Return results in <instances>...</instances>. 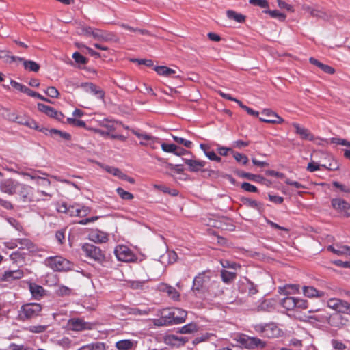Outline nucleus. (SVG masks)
Here are the masks:
<instances>
[{
	"instance_id": "obj_50",
	"label": "nucleus",
	"mask_w": 350,
	"mask_h": 350,
	"mask_svg": "<svg viewBox=\"0 0 350 350\" xmlns=\"http://www.w3.org/2000/svg\"><path fill=\"white\" fill-rule=\"evenodd\" d=\"M172 138L176 143H178L179 144H182L188 148H191V146L193 144L192 142H191L189 140H187L183 137L172 135Z\"/></svg>"
},
{
	"instance_id": "obj_3",
	"label": "nucleus",
	"mask_w": 350,
	"mask_h": 350,
	"mask_svg": "<svg viewBox=\"0 0 350 350\" xmlns=\"http://www.w3.org/2000/svg\"><path fill=\"white\" fill-rule=\"evenodd\" d=\"M45 263L55 271H67L73 269L71 262L59 256L48 257Z\"/></svg>"
},
{
	"instance_id": "obj_16",
	"label": "nucleus",
	"mask_w": 350,
	"mask_h": 350,
	"mask_svg": "<svg viewBox=\"0 0 350 350\" xmlns=\"http://www.w3.org/2000/svg\"><path fill=\"white\" fill-rule=\"evenodd\" d=\"M23 275L24 273L21 269L8 270L4 271L0 280L3 282H12L22 278Z\"/></svg>"
},
{
	"instance_id": "obj_44",
	"label": "nucleus",
	"mask_w": 350,
	"mask_h": 350,
	"mask_svg": "<svg viewBox=\"0 0 350 350\" xmlns=\"http://www.w3.org/2000/svg\"><path fill=\"white\" fill-rule=\"evenodd\" d=\"M116 192L122 200H130L134 198V196L131 193L124 191L121 187H118Z\"/></svg>"
},
{
	"instance_id": "obj_54",
	"label": "nucleus",
	"mask_w": 350,
	"mask_h": 350,
	"mask_svg": "<svg viewBox=\"0 0 350 350\" xmlns=\"http://www.w3.org/2000/svg\"><path fill=\"white\" fill-rule=\"evenodd\" d=\"M72 58L80 64H85L88 62V59L79 52H75L72 54Z\"/></svg>"
},
{
	"instance_id": "obj_19",
	"label": "nucleus",
	"mask_w": 350,
	"mask_h": 350,
	"mask_svg": "<svg viewBox=\"0 0 350 350\" xmlns=\"http://www.w3.org/2000/svg\"><path fill=\"white\" fill-rule=\"evenodd\" d=\"M241 201L245 206L254 208L258 211L260 213H262L265 210L264 204L260 202L252 200L249 198H242Z\"/></svg>"
},
{
	"instance_id": "obj_10",
	"label": "nucleus",
	"mask_w": 350,
	"mask_h": 350,
	"mask_svg": "<svg viewBox=\"0 0 350 350\" xmlns=\"http://www.w3.org/2000/svg\"><path fill=\"white\" fill-rule=\"evenodd\" d=\"M240 342L245 348L247 349H263L266 346L265 342L256 337H250L248 336H243L240 339Z\"/></svg>"
},
{
	"instance_id": "obj_58",
	"label": "nucleus",
	"mask_w": 350,
	"mask_h": 350,
	"mask_svg": "<svg viewBox=\"0 0 350 350\" xmlns=\"http://www.w3.org/2000/svg\"><path fill=\"white\" fill-rule=\"evenodd\" d=\"M331 344L332 347L336 350H345L347 347L343 342L336 339H332Z\"/></svg>"
},
{
	"instance_id": "obj_32",
	"label": "nucleus",
	"mask_w": 350,
	"mask_h": 350,
	"mask_svg": "<svg viewBox=\"0 0 350 350\" xmlns=\"http://www.w3.org/2000/svg\"><path fill=\"white\" fill-rule=\"evenodd\" d=\"M281 306L288 310L295 309V298L293 297H286L281 301Z\"/></svg>"
},
{
	"instance_id": "obj_62",
	"label": "nucleus",
	"mask_w": 350,
	"mask_h": 350,
	"mask_svg": "<svg viewBox=\"0 0 350 350\" xmlns=\"http://www.w3.org/2000/svg\"><path fill=\"white\" fill-rule=\"evenodd\" d=\"M65 232L66 230H60L56 232L55 239L59 243L63 244L65 241Z\"/></svg>"
},
{
	"instance_id": "obj_20",
	"label": "nucleus",
	"mask_w": 350,
	"mask_h": 350,
	"mask_svg": "<svg viewBox=\"0 0 350 350\" xmlns=\"http://www.w3.org/2000/svg\"><path fill=\"white\" fill-rule=\"evenodd\" d=\"M76 204H68L66 202H62L61 204H58L57 206V211L61 213H65L70 217L75 216V211L76 208Z\"/></svg>"
},
{
	"instance_id": "obj_5",
	"label": "nucleus",
	"mask_w": 350,
	"mask_h": 350,
	"mask_svg": "<svg viewBox=\"0 0 350 350\" xmlns=\"http://www.w3.org/2000/svg\"><path fill=\"white\" fill-rule=\"evenodd\" d=\"M16 193L18 194L21 200L25 203L36 202L41 200V198L34 195L33 187L26 184L20 183Z\"/></svg>"
},
{
	"instance_id": "obj_4",
	"label": "nucleus",
	"mask_w": 350,
	"mask_h": 350,
	"mask_svg": "<svg viewBox=\"0 0 350 350\" xmlns=\"http://www.w3.org/2000/svg\"><path fill=\"white\" fill-rule=\"evenodd\" d=\"M82 250L85 256L99 264H103L106 259L105 254L101 249L90 243H85L82 246Z\"/></svg>"
},
{
	"instance_id": "obj_55",
	"label": "nucleus",
	"mask_w": 350,
	"mask_h": 350,
	"mask_svg": "<svg viewBox=\"0 0 350 350\" xmlns=\"http://www.w3.org/2000/svg\"><path fill=\"white\" fill-rule=\"evenodd\" d=\"M249 3L254 6H258L262 8L269 7V2L267 0H250Z\"/></svg>"
},
{
	"instance_id": "obj_39",
	"label": "nucleus",
	"mask_w": 350,
	"mask_h": 350,
	"mask_svg": "<svg viewBox=\"0 0 350 350\" xmlns=\"http://www.w3.org/2000/svg\"><path fill=\"white\" fill-rule=\"evenodd\" d=\"M16 56L10 55V52L6 50H0V59H4L6 62L12 63L17 61Z\"/></svg>"
},
{
	"instance_id": "obj_28",
	"label": "nucleus",
	"mask_w": 350,
	"mask_h": 350,
	"mask_svg": "<svg viewBox=\"0 0 350 350\" xmlns=\"http://www.w3.org/2000/svg\"><path fill=\"white\" fill-rule=\"evenodd\" d=\"M29 291L35 299H40L43 296L44 293L43 287L35 283L29 284Z\"/></svg>"
},
{
	"instance_id": "obj_42",
	"label": "nucleus",
	"mask_w": 350,
	"mask_h": 350,
	"mask_svg": "<svg viewBox=\"0 0 350 350\" xmlns=\"http://www.w3.org/2000/svg\"><path fill=\"white\" fill-rule=\"evenodd\" d=\"M10 85L16 90H17L19 92H23L27 95L28 92H29V88L26 87L25 85L18 83L12 79H10Z\"/></svg>"
},
{
	"instance_id": "obj_57",
	"label": "nucleus",
	"mask_w": 350,
	"mask_h": 350,
	"mask_svg": "<svg viewBox=\"0 0 350 350\" xmlns=\"http://www.w3.org/2000/svg\"><path fill=\"white\" fill-rule=\"evenodd\" d=\"M172 310H164L162 312L161 317L158 320L159 322V325H165L163 324L164 321L165 320H171L172 319Z\"/></svg>"
},
{
	"instance_id": "obj_11",
	"label": "nucleus",
	"mask_w": 350,
	"mask_h": 350,
	"mask_svg": "<svg viewBox=\"0 0 350 350\" xmlns=\"http://www.w3.org/2000/svg\"><path fill=\"white\" fill-rule=\"evenodd\" d=\"M261 114L262 117H260L259 120L263 122L282 124L284 121L282 117L278 116L275 112L270 109H263L261 112Z\"/></svg>"
},
{
	"instance_id": "obj_25",
	"label": "nucleus",
	"mask_w": 350,
	"mask_h": 350,
	"mask_svg": "<svg viewBox=\"0 0 350 350\" xmlns=\"http://www.w3.org/2000/svg\"><path fill=\"white\" fill-rule=\"evenodd\" d=\"M304 295L309 298L322 297L325 295L323 291H319L313 286H303Z\"/></svg>"
},
{
	"instance_id": "obj_21",
	"label": "nucleus",
	"mask_w": 350,
	"mask_h": 350,
	"mask_svg": "<svg viewBox=\"0 0 350 350\" xmlns=\"http://www.w3.org/2000/svg\"><path fill=\"white\" fill-rule=\"evenodd\" d=\"M188 341V338L185 336H178L176 335H169L165 338V342L173 346H181Z\"/></svg>"
},
{
	"instance_id": "obj_30",
	"label": "nucleus",
	"mask_w": 350,
	"mask_h": 350,
	"mask_svg": "<svg viewBox=\"0 0 350 350\" xmlns=\"http://www.w3.org/2000/svg\"><path fill=\"white\" fill-rule=\"evenodd\" d=\"M332 205L335 209L340 211H345L347 208H349V204L340 198L333 199L332 200Z\"/></svg>"
},
{
	"instance_id": "obj_61",
	"label": "nucleus",
	"mask_w": 350,
	"mask_h": 350,
	"mask_svg": "<svg viewBox=\"0 0 350 350\" xmlns=\"http://www.w3.org/2000/svg\"><path fill=\"white\" fill-rule=\"evenodd\" d=\"M17 241L20 245L23 246V247H26L28 250H30L33 247L32 242L28 239H18Z\"/></svg>"
},
{
	"instance_id": "obj_45",
	"label": "nucleus",
	"mask_w": 350,
	"mask_h": 350,
	"mask_svg": "<svg viewBox=\"0 0 350 350\" xmlns=\"http://www.w3.org/2000/svg\"><path fill=\"white\" fill-rule=\"evenodd\" d=\"M336 254L338 256L350 255V247L347 245H336Z\"/></svg>"
},
{
	"instance_id": "obj_60",
	"label": "nucleus",
	"mask_w": 350,
	"mask_h": 350,
	"mask_svg": "<svg viewBox=\"0 0 350 350\" xmlns=\"http://www.w3.org/2000/svg\"><path fill=\"white\" fill-rule=\"evenodd\" d=\"M221 264L224 268H229L236 270L238 267H240L237 263L230 262L229 260H225L221 261Z\"/></svg>"
},
{
	"instance_id": "obj_33",
	"label": "nucleus",
	"mask_w": 350,
	"mask_h": 350,
	"mask_svg": "<svg viewBox=\"0 0 350 350\" xmlns=\"http://www.w3.org/2000/svg\"><path fill=\"white\" fill-rule=\"evenodd\" d=\"M226 15L229 19L234 20L237 23H243L245 20V16L244 15L237 13L232 10H227Z\"/></svg>"
},
{
	"instance_id": "obj_37",
	"label": "nucleus",
	"mask_w": 350,
	"mask_h": 350,
	"mask_svg": "<svg viewBox=\"0 0 350 350\" xmlns=\"http://www.w3.org/2000/svg\"><path fill=\"white\" fill-rule=\"evenodd\" d=\"M173 310L176 317H178V318H176V321L175 322V323H184L186 320L187 312L185 310L179 308H175Z\"/></svg>"
},
{
	"instance_id": "obj_26",
	"label": "nucleus",
	"mask_w": 350,
	"mask_h": 350,
	"mask_svg": "<svg viewBox=\"0 0 350 350\" xmlns=\"http://www.w3.org/2000/svg\"><path fill=\"white\" fill-rule=\"evenodd\" d=\"M136 346V342L133 340H121L116 343V347L118 350H131Z\"/></svg>"
},
{
	"instance_id": "obj_22",
	"label": "nucleus",
	"mask_w": 350,
	"mask_h": 350,
	"mask_svg": "<svg viewBox=\"0 0 350 350\" xmlns=\"http://www.w3.org/2000/svg\"><path fill=\"white\" fill-rule=\"evenodd\" d=\"M292 125L295 129V133L299 135L302 139L312 141L314 139L312 134L308 129L300 126L299 124L295 122H293Z\"/></svg>"
},
{
	"instance_id": "obj_15",
	"label": "nucleus",
	"mask_w": 350,
	"mask_h": 350,
	"mask_svg": "<svg viewBox=\"0 0 350 350\" xmlns=\"http://www.w3.org/2000/svg\"><path fill=\"white\" fill-rule=\"evenodd\" d=\"M81 87H83L87 92L96 96L98 99L103 101L104 100L105 92L95 84L92 83H83L81 84Z\"/></svg>"
},
{
	"instance_id": "obj_7",
	"label": "nucleus",
	"mask_w": 350,
	"mask_h": 350,
	"mask_svg": "<svg viewBox=\"0 0 350 350\" xmlns=\"http://www.w3.org/2000/svg\"><path fill=\"white\" fill-rule=\"evenodd\" d=\"M20 186V182L13 178H5L0 182V191L9 196H13L17 193V189Z\"/></svg>"
},
{
	"instance_id": "obj_27",
	"label": "nucleus",
	"mask_w": 350,
	"mask_h": 350,
	"mask_svg": "<svg viewBox=\"0 0 350 350\" xmlns=\"http://www.w3.org/2000/svg\"><path fill=\"white\" fill-rule=\"evenodd\" d=\"M220 273L222 281L226 284L232 283L237 277L236 272L229 271L226 269L221 270Z\"/></svg>"
},
{
	"instance_id": "obj_2",
	"label": "nucleus",
	"mask_w": 350,
	"mask_h": 350,
	"mask_svg": "<svg viewBox=\"0 0 350 350\" xmlns=\"http://www.w3.org/2000/svg\"><path fill=\"white\" fill-rule=\"evenodd\" d=\"M42 310V306L38 303H28L21 306L18 312V319L25 321L38 317Z\"/></svg>"
},
{
	"instance_id": "obj_8",
	"label": "nucleus",
	"mask_w": 350,
	"mask_h": 350,
	"mask_svg": "<svg viewBox=\"0 0 350 350\" xmlns=\"http://www.w3.org/2000/svg\"><path fill=\"white\" fill-rule=\"evenodd\" d=\"M183 161L188 166V170L191 172H208V175L211 176L212 174H217V172L214 170H203L202 168L206 165V161H200L196 159H189L186 158H183Z\"/></svg>"
},
{
	"instance_id": "obj_51",
	"label": "nucleus",
	"mask_w": 350,
	"mask_h": 350,
	"mask_svg": "<svg viewBox=\"0 0 350 350\" xmlns=\"http://www.w3.org/2000/svg\"><path fill=\"white\" fill-rule=\"evenodd\" d=\"M44 93L51 98H58L59 93L57 88L53 86H49L44 90Z\"/></svg>"
},
{
	"instance_id": "obj_46",
	"label": "nucleus",
	"mask_w": 350,
	"mask_h": 350,
	"mask_svg": "<svg viewBox=\"0 0 350 350\" xmlns=\"http://www.w3.org/2000/svg\"><path fill=\"white\" fill-rule=\"evenodd\" d=\"M233 157L238 163H240L242 165H246L249 161L246 155L237 152H233Z\"/></svg>"
},
{
	"instance_id": "obj_48",
	"label": "nucleus",
	"mask_w": 350,
	"mask_h": 350,
	"mask_svg": "<svg viewBox=\"0 0 350 350\" xmlns=\"http://www.w3.org/2000/svg\"><path fill=\"white\" fill-rule=\"evenodd\" d=\"M67 122L72 126H77V127H82L84 128L86 126L85 122L83 120H77L74 118H67Z\"/></svg>"
},
{
	"instance_id": "obj_9",
	"label": "nucleus",
	"mask_w": 350,
	"mask_h": 350,
	"mask_svg": "<svg viewBox=\"0 0 350 350\" xmlns=\"http://www.w3.org/2000/svg\"><path fill=\"white\" fill-rule=\"evenodd\" d=\"M114 253L119 261L131 262L135 256L131 250L125 245H118L114 250Z\"/></svg>"
},
{
	"instance_id": "obj_24",
	"label": "nucleus",
	"mask_w": 350,
	"mask_h": 350,
	"mask_svg": "<svg viewBox=\"0 0 350 350\" xmlns=\"http://www.w3.org/2000/svg\"><path fill=\"white\" fill-rule=\"evenodd\" d=\"M237 174L240 178H247L250 180L256 183H262L264 180H265V178L260 175L254 174L241 170L237 171Z\"/></svg>"
},
{
	"instance_id": "obj_63",
	"label": "nucleus",
	"mask_w": 350,
	"mask_h": 350,
	"mask_svg": "<svg viewBox=\"0 0 350 350\" xmlns=\"http://www.w3.org/2000/svg\"><path fill=\"white\" fill-rule=\"evenodd\" d=\"M268 198L271 202L276 204H280L284 202V198L282 197L270 193L268 194Z\"/></svg>"
},
{
	"instance_id": "obj_12",
	"label": "nucleus",
	"mask_w": 350,
	"mask_h": 350,
	"mask_svg": "<svg viewBox=\"0 0 350 350\" xmlns=\"http://www.w3.org/2000/svg\"><path fill=\"white\" fill-rule=\"evenodd\" d=\"M258 330L267 338L278 337L281 334L280 328L273 323L260 325Z\"/></svg>"
},
{
	"instance_id": "obj_18",
	"label": "nucleus",
	"mask_w": 350,
	"mask_h": 350,
	"mask_svg": "<svg viewBox=\"0 0 350 350\" xmlns=\"http://www.w3.org/2000/svg\"><path fill=\"white\" fill-rule=\"evenodd\" d=\"M89 239L94 243H106L109 238L107 233L98 229H94L89 234Z\"/></svg>"
},
{
	"instance_id": "obj_6",
	"label": "nucleus",
	"mask_w": 350,
	"mask_h": 350,
	"mask_svg": "<svg viewBox=\"0 0 350 350\" xmlns=\"http://www.w3.org/2000/svg\"><path fill=\"white\" fill-rule=\"evenodd\" d=\"M327 306L338 313L350 314V304L345 300L330 298L327 300Z\"/></svg>"
},
{
	"instance_id": "obj_59",
	"label": "nucleus",
	"mask_w": 350,
	"mask_h": 350,
	"mask_svg": "<svg viewBox=\"0 0 350 350\" xmlns=\"http://www.w3.org/2000/svg\"><path fill=\"white\" fill-rule=\"evenodd\" d=\"M46 329V326L45 325H33L30 326L28 328V330L31 333H42L44 332Z\"/></svg>"
},
{
	"instance_id": "obj_38",
	"label": "nucleus",
	"mask_w": 350,
	"mask_h": 350,
	"mask_svg": "<svg viewBox=\"0 0 350 350\" xmlns=\"http://www.w3.org/2000/svg\"><path fill=\"white\" fill-rule=\"evenodd\" d=\"M131 132L137 137H138L139 139H142L143 140L142 142H148L150 139L154 140V136H152L151 135L147 134L146 133H142L139 130L133 129Z\"/></svg>"
},
{
	"instance_id": "obj_40",
	"label": "nucleus",
	"mask_w": 350,
	"mask_h": 350,
	"mask_svg": "<svg viewBox=\"0 0 350 350\" xmlns=\"http://www.w3.org/2000/svg\"><path fill=\"white\" fill-rule=\"evenodd\" d=\"M265 14H269L271 17L274 18H278L279 20L283 21L286 18V15L280 12H279L277 10H266L263 11Z\"/></svg>"
},
{
	"instance_id": "obj_43",
	"label": "nucleus",
	"mask_w": 350,
	"mask_h": 350,
	"mask_svg": "<svg viewBox=\"0 0 350 350\" xmlns=\"http://www.w3.org/2000/svg\"><path fill=\"white\" fill-rule=\"evenodd\" d=\"M169 296L174 300H178L180 297L179 293L176 290L175 288L170 286H165V289Z\"/></svg>"
},
{
	"instance_id": "obj_47",
	"label": "nucleus",
	"mask_w": 350,
	"mask_h": 350,
	"mask_svg": "<svg viewBox=\"0 0 350 350\" xmlns=\"http://www.w3.org/2000/svg\"><path fill=\"white\" fill-rule=\"evenodd\" d=\"M161 146L163 152L175 154L176 145L174 144L162 143Z\"/></svg>"
},
{
	"instance_id": "obj_1",
	"label": "nucleus",
	"mask_w": 350,
	"mask_h": 350,
	"mask_svg": "<svg viewBox=\"0 0 350 350\" xmlns=\"http://www.w3.org/2000/svg\"><path fill=\"white\" fill-rule=\"evenodd\" d=\"M215 278L213 271L209 269L199 273L193 280L191 291L196 295L217 296L221 291L220 284Z\"/></svg>"
},
{
	"instance_id": "obj_23",
	"label": "nucleus",
	"mask_w": 350,
	"mask_h": 350,
	"mask_svg": "<svg viewBox=\"0 0 350 350\" xmlns=\"http://www.w3.org/2000/svg\"><path fill=\"white\" fill-rule=\"evenodd\" d=\"M17 61L22 62L25 69L28 71L37 72L40 70V65L34 61L26 60L20 57H17Z\"/></svg>"
},
{
	"instance_id": "obj_49",
	"label": "nucleus",
	"mask_w": 350,
	"mask_h": 350,
	"mask_svg": "<svg viewBox=\"0 0 350 350\" xmlns=\"http://www.w3.org/2000/svg\"><path fill=\"white\" fill-rule=\"evenodd\" d=\"M241 188L247 192H251V193L258 192V189L256 186H254L247 182L243 183L241 185Z\"/></svg>"
},
{
	"instance_id": "obj_35",
	"label": "nucleus",
	"mask_w": 350,
	"mask_h": 350,
	"mask_svg": "<svg viewBox=\"0 0 350 350\" xmlns=\"http://www.w3.org/2000/svg\"><path fill=\"white\" fill-rule=\"evenodd\" d=\"M46 131L48 133H46V135H49L51 136H53V135H58L59 137L64 139L66 140H70L71 139V135L70 133L66 132H63L62 131L55 129H51L49 130L46 129Z\"/></svg>"
},
{
	"instance_id": "obj_52",
	"label": "nucleus",
	"mask_w": 350,
	"mask_h": 350,
	"mask_svg": "<svg viewBox=\"0 0 350 350\" xmlns=\"http://www.w3.org/2000/svg\"><path fill=\"white\" fill-rule=\"evenodd\" d=\"M145 281H140V280H133V281H129L128 282L129 286L135 290L142 289L145 284Z\"/></svg>"
},
{
	"instance_id": "obj_14",
	"label": "nucleus",
	"mask_w": 350,
	"mask_h": 350,
	"mask_svg": "<svg viewBox=\"0 0 350 350\" xmlns=\"http://www.w3.org/2000/svg\"><path fill=\"white\" fill-rule=\"evenodd\" d=\"M95 40L102 42L116 41V36L109 31L95 29L92 36Z\"/></svg>"
},
{
	"instance_id": "obj_31",
	"label": "nucleus",
	"mask_w": 350,
	"mask_h": 350,
	"mask_svg": "<svg viewBox=\"0 0 350 350\" xmlns=\"http://www.w3.org/2000/svg\"><path fill=\"white\" fill-rule=\"evenodd\" d=\"M154 70L157 74L166 77H174L176 72V70L165 66H156Z\"/></svg>"
},
{
	"instance_id": "obj_64",
	"label": "nucleus",
	"mask_w": 350,
	"mask_h": 350,
	"mask_svg": "<svg viewBox=\"0 0 350 350\" xmlns=\"http://www.w3.org/2000/svg\"><path fill=\"white\" fill-rule=\"evenodd\" d=\"M0 206L6 210H12L14 208V206L10 201L1 198H0Z\"/></svg>"
},
{
	"instance_id": "obj_56",
	"label": "nucleus",
	"mask_w": 350,
	"mask_h": 350,
	"mask_svg": "<svg viewBox=\"0 0 350 350\" xmlns=\"http://www.w3.org/2000/svg\"><path fill=\"white\" fill-rule=\"evenodd\" d=\"M295 303H296L295 309L305 310V309H307L308 307V301L302 299L295 298Z\"/></svg>"
},
{
	"instance_id": "obj_53",
	"label": "nucleus",
	"mask_w": 350,
	"mask_h": 350,
	"mask_svg": "<svg viewBox=\"0 0 350 350\" xmlns=\"http://www.w3.org/2000/svg\"><path fill=\"white\" fill-rule=\"evenodd\" d=\"M159 144V139L157 137H154V140L150 139L148 142H140L139 144L142 146H149L152 149H156L157 148V144Z\"/></svg>"
},
{
	"instance_id": "obj_36",
	"label": "nucleus",
	"mask_w": 350,
	"mask_h": 350,
	"mask_svg": "<svg viewBox=\"0 0 350 350\" xmlns=\"http://www.w3.org/2000/svg\"><path fill=\"white\" fill-rule=\"evenodd\" d=\"M10 258L13 261L14 263H21L23 262L25 260V254L21 252L19 250H17L12 252L10 255Z\"/></svg>"
},
{
	"instance_id": "obj_17",
	"label": "nucleus",
	"mask_w": 350,
	"mask_h": 350,
	"mask_svg": "<svg viewBox=\"0 0 350 350\" xmlns=\"http://www.w3.org/2000/svg\"><path fill=\"white\" fill-rule=\"evenodd\" d=\"M45 174L44 173L42 172L41 171H34L32 173L29 172H21L19 174L23 176L29 177L30 179L35 180L37 184L38 185H50L51 182L49 179H46L43 177H40L37 174Z\"/></svg>"
},
{
	"instance_id": "obj_13",
	"label": "nucleus",
	"mask_w": 350,
	"mask_h": 350,
	"mask_svg": "<svg viewBox=\"0 0 350 350\" xmlns=\"http://www.w3.org/2000/svg\"><path fill=\"white\" fill-rule=\"evenodd\" d=\"M68 325L70 329L74 331H82L90 329V325L80 318H72L68 320Z\"/></svg>"
},
{
	"instance_id": "obj_34",
	"label": "nucleus",
	"mask_w": 350,
	"mask_h": 350,
	"mask_svg": "<svg viewBox=\"0 0 350 350\" xmlns=\"http://www.w3.org/2000/svg\"><path fill=\"white\" fill-rule=\"evenodd\" d=\"M198 331V325L195 323H188L178 329V332L180 334H192Z\"/></svg>"
},
{
	"instance_id": "obj_41",
	"label": "nucleus",
	"mask_w": 350,
	"mask_h": 350,
	"mask_svg": "<svg viewBox=\"0 0 350 350\" xmlns=\"http://www.w3.org/2000/svg\"><path fill=\"white\" fill-rule=\"evenodd\" d=\"M38 109L40 111L45 113L48 116L51 117L53 116V112L54 111V108L48 105H46L43 103H38Z\"/></svg>"
},
{
	"instance_id": "obj_29",
	"label": "nucleus",
	"mask_w": 350,
	"mask_h": 350,
	"mask_svg": "<svg viewBox=\"0 0 350 350\" xmlns=\"http://www.w3.org/2000/svg\"><path fill=\"white\" fill-rule=\"evenodd\" d=\"M90 212L91 208L89 206L77 203L74 217H84L89 215Z\"/></svg>"
}]
</instances>
